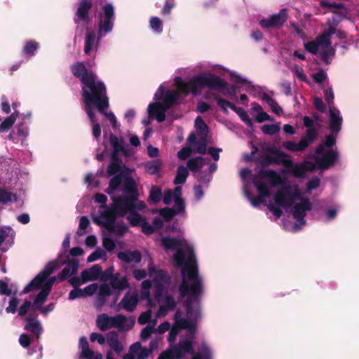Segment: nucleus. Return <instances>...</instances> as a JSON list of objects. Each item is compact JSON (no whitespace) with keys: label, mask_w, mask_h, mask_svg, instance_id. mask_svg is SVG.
I'll return each mask as SVG.
<instances>
[{"label":"nucleus","mask_w":359,"mask_h":359,"mask_svg":"<svg viewBox=\"0 0 359 359\" xmlns=\"http://www.w3.org/2000/svg\"><path fill=\"white\" fill-rule=\"evenodd\" d=\"M161 241L167 252L175 251L172 256L173 262L182 268L180 294L187 297L186 316L182 317L179 311L176 312L175 323L170 330L168 340L173 342L182 329L187 330L188 335L182 337L177 346H171L163 351L158 359H182L185 354L192 352L196 324L201 317L198 299L203 292L202 280L198 276L196 255L191 242L182 236L176 238L165 236Z\"/></svg>","instance_id":"obj_1"},{"label":"nucleus","mask_w":359,"mask_h":359,"mask_svg":"<svg viewBox=\"0 0 359 359\" xmlns=\"http://www.w3.org/2000/svg\"><path fill=\"white\" fill-rule=\"evenodd\" d=\"M175 83L177 91H164L163 85H161L154 95V99L157 101L162 100L163 102H156L148 107L149 116L155 117L158 122L165 120V111L169 107L182 100L181 95L187 96L191 93L197 95L202 88H207L210 90H218L224 96L236 97L234 88L231 90L223 79L211 73H201L192 77L189 81L177 76L175 78Z\"/></svg>","instance_id":"obj_2"},{"label":"nucleus","mask_w":359,"mask_h":359,"mask_svg":"<svg viewBox=\"0 0 359 359\" xmlns=\"http://www.w3.org/2000/svg\"><path fill=\"white\" fill-rule=\"evenodd\" d=\"M342 121L340 111L330 106L329 129L331 134L325 137L323 142L316 150L314 158L316 165L310 161L293 163L290 156L278 151L274 153L275 157L270 162L281 163L288 172L294 177L302 178L305 177L306 171L313 170L316 165L322 169L330 168L338 158V152L335 147V136L341 129Z\"/></svg>","instance_id":"obj_3"},{"label":"nucleus","mask_w":359,"mask_h":359,"mask_svg":"<svg viewBox=\"0 0 359 359\" xmlns=\"http://www.w3.org/2000/svg\"><path fill=\"white\" fill-rule=\"evenodd\" d=\"M320 184V180L316 177L308 181L305 191H302L297 184H284L269 201L267 207L277 217L282 215V209L290 212L297 223L287 225L284 222V226L287 231H297L306 224L304 217L312 208L310 200L304 195L316 190Z\"/></svg>","instance_id":"obj_4"},{"label":"nucleus","mask_w":359,"mask_h":359,"mask_svg":"<svg viewBox=\"0 0 359 359\" xmlns=\"http://www.w3.org/2000/svg\"><path fill=\"white\" fill-rule=\"evenodd\" d=\"M107 193L113 200V208L116 214L123 217L130 212L128 220L132 226H140L145 219L134 212L145 208L144 202L137 200L136 184L133 179L119 174L114 177L110 182Z\"/></svg>","instance_id":"obj_5"},{"label":"nucleus","mask_w":359,"mask_h":359,"mask_svg":"<svg viewBox=\"0 0 359 359\" xmlns=\"http://www.w3.org/2000/svg\"><path fill=\"white\" fill-rule=\"evenodd\" d=\"M148 272L149 278L142 282L140 295L142 299H148L149 306H152L150 289L154 287L155 299L159 305L156 316L162 318L176 306V302L172 296L174 288L170 285L168 274L163 270L156 269L151 261L149 265Z\"/></svg>","instance_id":"obj_6"},{"label":"nucleus","mask_w":359,"mask_h":359,"mask_svg":"<svg viewBox=\"0 0 359 359\" xmlns=\"http://www.w3.org/2000/svg\"><path fill=\"white\" fill-rule=\"evenodd\" d=\"M240 176L243 180L244 194L255 208L262 203L267 205L269 203H266L265 198H271L270 189L282 183L280 176L271 170H262L255 177L250 170L243 168L240 172Z\"/></svg>","instance_id":"obj_7"},{"label":"nucleus","mask_w":359,"mask_h":359,"mask_svg":"<svg viewBox=\"0 0 359 359\" xmlns=\"http://www.w3.org/2000/svg\"><path fill=\"white\" fill-rule=\"evenodd\" d=\"M57 267V261L50 262L44 269L22 290V293L27 294L34 290H40V292L36 295L32 303L33 312L39 311L41 314L47 315L54 310V303H50L46 306H43V305L46 302L51 287L55 281V277L53 276L49 278V276Z\"/></svg>","instance_id":"obj_8"},{"label":"nucleus","mask_w":359,"mask_h":359,"mask_svg":"<svg viewBox=\"0 0 359 359\" xmlns=\"http://www.w3.org/2000/svg\"><path fill=\"white\" fill-rule=\"evenodd\" d=\"M294 31L305 40L306 36L300 28L294 27ZM334 32V27L330 26L329 28L325 29L316 40L309 41H304L305 49L312 54H320L323 61L329 62L335 55V50L332 46L330 41V37Z\"/></svg>","instance_id":"obj_9"},{"label":"nucleus","mask_w":359,"mask_h":359,"mask_svg":"<svg viewBox=\"0 0 359 359\" xmlns=\"http://www.w3.org/2000/svg\"><path fill=\"white\" fill-rule=\"evenodd\" d=\"M84 102V109L91 122L92 133L93 137L98 140L101 135V127L98 123V120L95 114V107H97L101 114L105 116L111 122L114 128H118L119 124L115 115L111 111H107L109 108V100L107 95L96 98L89 99L87 97Z\"/></svg>","instance_id":"obj_10"},{"label":"nucleus","mask_w":359,"mask_h":359,"mask_svg":"<svg viewBox=\"0 0 359 359\" xmlns=\"http://www.w3.org/2000/svg\"><path fill=\"white\" fill-rule=\"evenodd\" d=\"M73 74L80 78L83 86L82 87V95L83 101L107 95L104 84L96 80V76L92 72H88L82 62H78L72 67Z\"/></svg>","instance_id":"obj_11"},{"label":"nucleus","mask_w":359,"mask_h":359,"mask_svg":"<svg viewBox=\"0 0 359 359\" xmlns=\"http://www.w3.org/2000/svg\"><path fill=\"white\" fill-rule=\"evenodd\" d=\"M95 201L101 204V206L98 214L93 216V221L104 226L110 234L123 235L127 231V226L118 222L116 223V211L113 208V204L111 208L105 205L107 201V196L102 194H97L95 196Z\"/></svg>","instance_id":"obj_12"},{"label":"nucleus","mask_w":359,"mask_h":359,"mask_svg":"<svg viewBox=\"0 0 359 359\" xmlns=\"http://www.w3.org/2000/svg\"><path fill=\"white\" fill-rule=\"evenodd\" d=\"M182 187H177L172 191L167 190L163 197V201L165 205H169L174 201L175 205L172 209L165 208L160 210L161 215L165 219L170 220L175 215H184L185 213V205L184 201L181 198Z\"/></svg>","instance_id":"obj_13"},{"label":"nucleus","mask_w":359,"mask_h":359,"mask_svg":"<svg viewBox=\"0 0 359 359\" xmlns=\"http://www.w3.org/2000/svg\"><path fill=\"white\" fill-rule=\"evenodd\" d=\"M97 327L105 331L111 327H116L120 330H128L132 328L135 321L123 315L118 314L115 316H109L107 314L100 315L96 320Z\"/></svg>","instance_id":"obj_14"},{"label":"nucleus","mask_w":359,"mask_h":359,"mask_svg":"<svg viewBox=\"0 0 359 359\" xmlns=\"http://www.w3.org/2000/svg\"><path fill=\"white\" fill-rule=\"evenodd\" d=\"M196 134H191L188 141L193 149L198 154H205L207 147L208 126L201 116H198L195 121Z\"/></svg>","instance_id":"obj_15"},{"label":"nucleus","mask_w":359,"mask_h":359,"mask_svg":"<svg viewBox=\"0 0 359 359\" xmlns=\"http://www.w3.org/2000/svg\"><path fill=\"white\" fill-rule=\"evenodd\" d=\"M99 18L98 37L100 39L113 29L114 11L111 4H107L103 7L102 11L99 13Z\"/></svg>","instance_id":"obj_16"},{"label":"nucleus","mask_w":359,"mask_h":359,"mask_svg":"<svg viewBox=\"0 0 359 359\" xmlns=\"http://www.w3.org/2000/svg\"><path fill=\"white\" fill-rule=\"evenodd\" d=\"M102 268L98 264H95L89 269L83 270L80 277H72L69 280L73 287H79L87 282L97 280L102 274Z\"/></svg>","instance_id":"obj_17"},{"label":"nucleus","mask_w":359,"mask_h":359,"mask_svg":"<svg viewBox=\"0 0 359 359\" xmlns=\"http://www.w3.org/2000/svg\"><path fill=\"white\" fill-rule=\"evenodd\" d=\"M83 292L85 297L92 296L97 293L100 300V306H101L103 305L105 298L111 294V287L107 283L101 284L100 286L97 283H92L83 289Z\"/></svg>","instance_id":"obj_18"},{"label":"nucleus","mask_w":359,"mask_h":359,"mask_svg":"<svg viewBox=\"0 0 359 359\" xmlns=\"http://www.w3.org/2000/svg\"><path fill=\"white\" fill-rule=\"evenodd\" d=\"M65 259H63L62 254L59 255L60 260L63 261L65 264V268L59 273V278L61 280H65L75 274L79 266V260L77 258H70L69 255H65Z\"/></svg>","instance_id":"obj_19"},{"label":"nucleus","mask_w":359,"mask_h":359,"mask_svg":"<svg viewBox=\"0 0 359 359\" xmlns=\"http://www.w3.org/2000/svg\"><path fill=\"white\" fill-rule=\"evenodd\" d=\"M287 18V11L282 9L279 13L270 15L269 18L259 21V25L265 29L278 27L283 25Z\"/></svg>","instance_id":"obj_20"},{"label":"nucleus","mask_w":359,"mask_h":359,"mask_svg":"<svg viewBox=\"0 0 359 359\" xmlns=\"http://www.w3.org/2000/svg\"><path fill=\"white\" fill-rule=\"evenodd\" d=\"M15 233L14 230L5 226L0 229V249L2 251H6L13 245Z\"/></svg>","instance_id":"obj_21"},{"label":"nucleus","mask_w":359,"mask_h":359,"mask_svg":"<svg viewBox=\"0 0 359 359\" xmlns=\"http://www.w3.org/2000/svg\"><path fill=\"white\" fill-rule=\"evenodd\" d=\"M139 302L138 294L128 291L120 302L118 306L128 312L133 311Z\"/></svg>","instance_id":"obj_22"},{"label":"nucleus","mask_w":359,"mask_h":359,"mask_svg":"<svg viewBox=\"0 0 359 359\" xmlns=\"http://www.w3.org/2000/svg\"><path fill=\"white\" fill-rule=\"evenodd\" d=\"M214 353L212 347L205 341L198 345L197 351L192 353L191 359H213Z\"/></svg>","instance_id":"obj_23"},{"label":"nucleus","mask_w":359,"mask_h":359,"mask_svg":"<svg viewBox=\"0 0 359 359\" xmlns=\"http://www.w3.org/2000/svg\"><path fill=\"white\" fill-rule=\"evenodd\" d=\"M99 44V39H96L95 34L89 29L87 30L85 38L84 53L86 55H95Z\"/></svg>","instance_id":"obj_24"},{"label":"nucleus","mask_w":359,"mask_h":359,"mask_svg":"<svg viewBox=\"0 0 359 359\" xmlns=\"http://www.w3.org/2000/svg\"><path fill=\"white\" fill-rule=\"evenodd\" d=\"M109 284L113 289L118 290V293L129 287L128 277L126 276H121L119 273H116L111 276Z\"/></svg>","instance_id":"obj_25"},{"label":"nucleus","mask_w":359,"mask_h":359,"mask_svg":"<svg viewBox=\"0 0 359 359\" xmlns=\"http://www.w3.org/2000/svg\"><path fill=\"white\" fill-rule=\"evenodd\" d=\"M109 142L113 147L114 156L119 152H122L125 156H130V152L125 147V142L122 137H118L113 134L110 135Z\"/></svg>","instance_id":"obj_26"},{"label":"nucleus","mask_w":359,"mask_h":359,"mask_svg":"<svg viewBox=\"0 0 359 359\" xmlns=\"http://www.w3.org/2000/svg\"><path fill=\"white\" fill-rule=\"evenodd\" d=\"M212 69L213 70H219V73L221 74H224L222 72L226 71L229 72L231 79L234 83L243 84L246 86V88L251 86L250 83L246 79L242 77L236 72L227 70L219 65H214L212 66Z\"/></svg>","instance_id":"obj_27"},{"label":"nucleus","mask_w":359,"mask_h":359,"mask_svg":"<svg viewBox=\"0 0 359 359\" xmlns=\"http://www.w3.org/2000/svg\"><path fill=\"white\" fill-rule=\"evenodd\" d=\"M118 258L123 262L127 264H137L141 261V254L137 250H126L120 252L117 255Z\"/></svg>","instance_id":"obj_28"},{"label":"nucleus","mask_w":359,"mask_h":359,"mask_svg":"<svg viewBox=\"0 0 359 359\" xmlns=\"http://www.w3.org/2000/svg\"><path fill=\"white\" fill-rule=\"evenodd\" d=\"M92 3L90 0H83L77 9L76 16L77 18L75 19V22L76 23L79 21H83L85 23H87L88 21V11L91 8Z\"/></svg>","instance_id":"obj_29"},{"label":"nucleus","mask_w":359,"mask_h":359,"mask_svg":"<svg viewBox=\"0 0 359 359\" xmlns=\"http://www.w3.org/2000/svg\"><path fill=\"white\" fill-rule=\"evenodd\" d=\"M25 320V330L33 333L36 339H39L43 331L41 323L36 318H26Z\"/></svg>","instance_id":"obj_30"},{"label":"nucleus","mask_w":359,"mask_h":359,"mask_svg":"<svg viewBox=\"0 0 359 359\" xmlns=\"http://www.w3.org/2000/svg\"><path fill=\"white\" fill-rule=\"evenodd\" d=\"M21 200V194L11 192L6 188L0 187V203L6 205L9 203L17 202Z\"/></svg>","instance_id":"obj_31"},{"label":"nucleus","mask_w":359,"mask_h":359,"mask_svg":"<svg viewBox=\"0 0 359 359\" xmlns=\"http://www.w3.org/2000/svg\"><path fill=\"white\" fill-rule=\"evenodd\" d=\"M106 339L109 346L116 353H121L123 351V346L119 341L117 333H108L106 336Z\"/></svg>","instance_id":"obj_32"},{"label":"nucleus","mask_w":359,"mask_h":359,"mask_svg":"<svg viewBox=\"0 0 359 359\" xmlns=\"http://www.w3.org/2000/svg\"><path fill=\"white\" fill-rule=\"evenodd\" d=\"M284 148L292 151H302L308 147L306 140H301L299 142L286 141L283 144Z\"/></svg>","instance_id":"obj_33"},{"label":"nucleus","mask_w":359,"mask_h":359,"mask_svg":"<svg viewBox=\"0 0 359 359\" xmlns=\"http://www.w3.org/2000/svg\"><path fill=\"white\" fill-rule=\"evenodd\" d=\"M130 351L135 353L136 359H146L150 354V351L147 348L142 347L140 343L136 342L130 346Z\"/></svg>","instance_id":"obj_34"},{"label":"nucleus","mask_w":359,"mask_h":359,"mask_svg":"<svg viewBox=\"0 0 359 359\" xmlns=\"http://www.w3.org/2000/svg\"><path fill=\"white\" fill-rule=\"evenodd\" d=\"M79 347L81 349V357L86 359H94V352L89 348L88 342L86 337H81L79 339Z\"/></svg>","instance_id":"obj_35"},{"label":"nucleus","mask_w":359,"mask_h":359,"mask_svg":"<svg viewBox=\"0 0 359 359\" xmlns=\"http://www.w3.org/2000/svg\"><path fill=\"white\" fill-rule=\"evenodd\" d=\"M339 210L340 206L338 205H334L327 208L324 211L323 219L326 222L334 219Z\"/></svg>","instance_id":"obj_36"},{"label":"nucleus","mask_w":359,"mask_h":359,"mask_svg":"<svg viewBox=\"0 0 359 359\" xmlns=\"http://www.w3.org/2000/svg\"><path fill=\"white\" fill-rule=\"evenodd\" d=\"M206 163L205 158L201 157L192 158L188 161L187 165L189 168L197 172Z\"/></svg>","instance_id":"obj_37"},{"label":"nucleus","mask_w":359,"mask_h":359,"mask_svg":"<svg viewBox=\"0 0 359 359\" xmlns=\"http://www.w3.org/2000/svg\"><path fill=\"white\" fill-rule=\"evenodd\" d=\"M162 166V161L159 158L147 162L145 164V170L147 172L154 175L158 172Z\"/></svg>","instance_id":"obj_38"},{"label":"nucleus","mask_w":359,"mask_h":359,"mask_svg":"<svg viewBox=\"0 0 359 359\" xmlns=\"http://www.w3.org/2000/svg\"><path fill=\"white\" fill-rule=\"evenodd\" d=\"M188 170L186 167L183 165L179 166L177 172L176 177L175 178V184H183L185 182L187 177L188 176Z\"/></svg>","instance_id":"obj_39"},{"label":"nucleus","mask_w":359,"mask_h":359,"mask_svg":"<svg viewBox=\"0 0 359 359\" xmlns=\"http://www.w3.org/2000/svg\"><path fill=\"white\" fill-rule=\"evenodd\" d=\"M156 320L154 319L151 324H148L142 331L140 337L144 341L147 340L155 330Z\"/></svg>","instance_id":"obj_40"},{"label":"nucleus","mask_w":359,"mask_h":359,"mask_svg":"<svg viewBox=\"0 0 359 359\" xmlns=\"http://www.w3.org/2000/svg\"><path fill=\"white\" fill-rule=\"evenodd\" d=\"M103 259L107 260V255L101 248H97L95 252L91 253L87 258L88 262H93L98 259Z\"/></svg>","instance_id":"obj_41"},{"label":"nucleus","mask_w":359,"mask_h":359,"mask_svg":"<svg viewBox=\"0 0 359 359\" xmlns=\"http://www.w3.org/2000/svg\"><path fill=\"white\" fill-rule=\"evenodd\" d=\"M214 98L216 100L218 105L222 108V109L225 111L228 108L234 111L236 109V107L233 104L223 98H221L218 95H214Z\"/></svg>","instance_id":"obj_42"},{"label":"nucleus","mask_w":359,"mask_h":359,"mask_svg":"<svg viewBox=\"0 0 359 359\" xmlns=\"http://www.w3.org/2000/svg\"><path fill=\"white\" fill-rule=\"evenodd\" d=\"M17 116H18V114H16L15 112H14L8 118H7L4 121H3L0 125V131L1 132L7 131L15 121Z\"/></svg>","instance_id":"obj_43"},{"label":"nucleus","mask_w":359,"mask_h":359,"mask_svg":"<svg viewBox=\"0 0 359 359\" xmlns=\"http://www.w3.org/2000/svg\"><path fill=\"white\" fill-rule=\"evenodd\" d=\"M150 27L156 33L163 32V22L158 17H151L149 21Z\"/></svg>","instance_id":"obj_44"},{"label":"nucleus","mask_w":359,"mask_h":359,"mask_svg":"<svg viewBox=\"0 0 359 359\" xmlns=\"http://www.w3.org/2000/svg\"><path fill=\"white\" fill-rule=\"evenodd\" d=\"M262 130L264 133L271 135L278 133L280 130V127L279 123L266 124L262 126Z\"/></svg>","instance_id":"obj_45"},{"label":"nucleus","mask_w":359,"mask_h":359,"mask_svg":"<svg viewBox=\"0 0 359 359\" xmlns=\"http://www.w3.org/2000/svg\"><path fill=\"white\" fill-rule=\"evenodd\" d=\"M235 111L238 114L241 119L245 122L249 127H252L253 123L252 120L250 118L247 112L241 107H236Z\"/></svg>","instance_id":"obj_46"},{"label":"nucleus","mask_w":359,"mask_h":359,"mask_svg":"<svg viewBox=\"0 0 359 359\" xmlns=\"http://www.w3.org/2000/svg\"><path fill=\"white\" fill-rule=\"evenodd\" d=\"M38 47L39 44L36 41H30L25 43L23 51L26 55H33Z\"/></svg>","instance_id":"obj_47"},{"label":"nucleus","mask_w":359,"mask_h":359,"mask_svg":"<svg viewBox=\"0 0 359 359\" xmlns=\"http://www.w3.org/2000/svg\"><path fill=\"white\" fill-rule=\"evenodd\" d=\"M149 197L150 199L154 203L160 201L162 198L161 189L157 187H153L150 190Z\"/></svg>","instance_id":"obj_48"},{"label":"nucleus","mask_w":359,"mask_h":359,"mask_svg":"<svg viewBox=\"0 0 359 359\" xmlns=\"http://www.w3.org/2000/svg\"><path fill=\"white\" fill-rule=\"evenodd\" d=\"M152 313L151 310H148L142 313L138 318V323L141 325L147 323L151 324L154 320H151Z\"/></svg>","instance_id":"obj_49"},{"label":"nucleus","mask_w":359,"mask_h":359,"mask_svg":"<svg viewBox=\"0 0 359 359\" xmlns=\"http://www.w3.org/2000/svg\"><path fill=\"white\" fill-rule=\"evenodd\" d=\"M29 310L32 311V304L30 301L27 300L20 306L18 309V315L24 316Z\"/></svg>","instance_id":"obj_50"},{"label":"nucleus","mask_w":359,"mask_h":359,"mask_svg":"<svg viewBox=\"0 0 359 359\" xmlns=\"http://www.w3.org/2000/svg\"><path fill=\"white\" fill-rule=\"evenodd\" d=\"M74 290H72L69 294V299L74 300L76 298L84 297L85 294L83 292V290L78 288V287H74Z\"/></svg>","instance_id":"obj_51"},{"label":"nucleus","mask_w":359,"mask_h":359,"mask_svg":"<svg viewBox=\"0 0 359 359\" xmlns=\"http://www.w3.org/2000/svg\"><path fill=\"white\" fill-rule=\"evenodd\" d=\"M90 222L88 219L85 217H81L79 221V226L78 230V234L81 235L84 233V230L89 226Z\"/></svg>","instance_id":"obj_52"},{"label":"nucleus","mask_w":359,"mask_h":359,"mask_svg":"<svg viewBox=\"0 0 359 359\" xmlns=\"http://www.w3.org/2000/svg\"><path fill=\"white\" fill-rule=\"evenodd\" d=\"M19 304V301L16 297H12L9 302L8 306L6 309L7 313H14L17 311V307Z\"/></svg>","instance_id":"obj_53"},{"label":"nucleus","mask_w":359,"mask_h":359,"mask_svg":"<svg viewBox=\"0 0 359 359\" xmlns=\"http://www.w3.org/2000/svg\"><path fill=\"white\" fill-rule=\"evenodd\" d=\"M121 168V162L114 161L109 164L107 168V172L109 175L116 173Z\"/></svg>","instance_id":"obj_54"},{"label":"nucleus","mask_w":359,"mask_h":359,"mask_svg":"<svg viewBox=\"0 0 359 359\" xmlns=\"http://www.w3.org/2000/svg\"><path fill=\"white\" fill-rule=\"evenodd\" d=\"M316 136V130L311 128H308L306 133L305 136L302 140H306L308 142V146L313 141Z\"/></svg>","instance_id":"obj_55"},{"label":"nucleus","mask_w":359,"mask_h":359,"mask_svg":"<svg viewBox=\"0 0 359 359\" xmlns=\"http://www.w3.org/2000/svg\"><path fill=\"white\" fill-rule=\"evenodd\" d=\"M91 341H97L100 344L103 345L106 342V337L99 333L93 332L90 336Z\"/></svg>","instance_id":"obj_56"},{"label":"nucleus","mask_w":359,"mask_h":359,"mask_svg":"<svg viewBox=\"0 0 359 359\" xmlns=\"http://www.w3.org/2000/svg\"><path fill=\"white\" fill-rule=\"evenodd\" d=\"M104 248L108 251H112L115 248V243L114 241L108 237H104L102 241Z\"/></svg>","instance_id":"obj_57"},{"label":"nucleus","mask_w":359,"mask_h":359,"mask_svg":"<svg viewBox=\"0 0 359 359\" xmlns=\"http://www.w3.org/2000/svg\"><path fill=\"white\" fill-rule=\"evenodd\" d=\"M84 251L82 248L79 247L73 248L69 250V254L68 255L70 258H76V257H79L83 255ZM66 255H63L65 257Z\"/></svg>","instance_id":"obj_58"},{"label":"nucleus","mask_w":359,"mask_h":359,"mask_svg":"<svg viewBox=\"0 0 359 359\" xmlns=\"http://www.w3.org/2000/svg\"><path fill=\"white\" fill-rule=\"evenodd\" d=\"M256 119L259 123L265 121H272L271 116L264 111H260L257 114H256Z\"/></svg>","instance_id":"obj_59"},{"label":"nucleus","mask_w":359,"mask_h":359,"mask_svg":"<svg viewBox=\"0 0 359 359\" xmlns=\"http://www.w3.org/2000/svg\"><path fill=\"white\" fill-rule=\"evenodd\" d=\"M194 198L196 201L201 200L203 198V196H204L203 189L200 185L194 186Z\"/></svg>","instance_id":"obj_60"},{"label":"nucleus","mask_w":359,"mask_h":359,"mask_svg":"<svg viewBox=\"0 0 359 359\" xmlns=\"http://www.w3.org/2000/svg\"><path fill=\"white\" fill-rule=\"evenodd\" d=\"M191 154V149L189 147L182 148L178 153L177 156L182 160L186 159Z\"/></svg>","instance_id":"obj_61"},{"label":"nucleus","mask_w":359,"mask_h":359,"mask_svg":"<svg viewBox=\"0 0 359 359\" xmlns=\"http://www.w3.org/2000/svg\"><path fill=\"white\" fill-rule=\"evenodd\" d=\"M133 275L136 280H140L147 276V272L144 269H135L133 271Z\"/></svg>","instance_id":"obj_62"},{"label":"nucleus","mask_w":359,"mask_h":359,"mask_svg":"<svg viewBox=\"0 0 359 359\" xmlns=\"http://www.w3.org/2000/svg\"><path fill=\"white\" fill-rule=\"evenodd\" d=\"M19 343L22 347L27 348L30 344L29 337L26 334H21L19 338Z\"/></svg>","instance_id":"obj_63"},{"label":"nucleus","mask_w":359,"mask_h":359,"mask_svg":"<svg viewBox=\"0 0 359 359\" xmlns=\"http://www.w3.org/2000/svg\"><path fill=\"white\" fill-rule=\"evenodd\" d=\"M313 78L314 81L317 83H322L327 78V74L323 71H320L316 74H313Z\"/></svg>","instance_id":"obj_64"}]
</instances>
